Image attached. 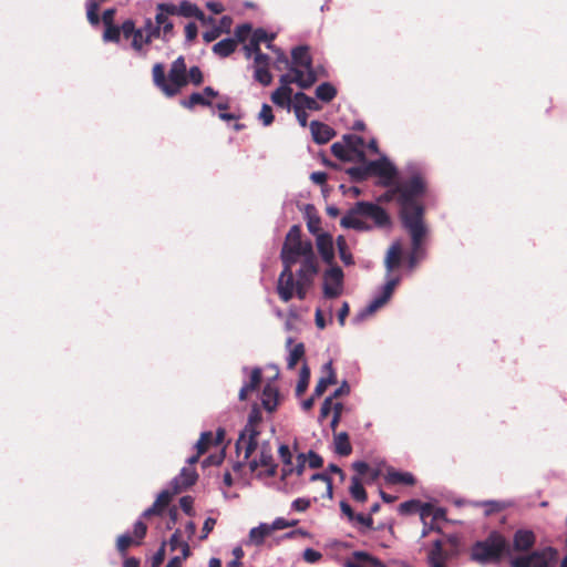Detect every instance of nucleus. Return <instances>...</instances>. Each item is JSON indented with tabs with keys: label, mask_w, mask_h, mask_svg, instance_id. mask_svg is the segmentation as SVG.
Listing matches in <instances>:
<instances>
[{
	"label": "nucleus",
	"mask_w": 567,
	"mask_h": 567,
	"mask_svg": "<svg viewBox=\"0 0 567 567\" xmlns=\"http://www.w3.org/2000/svg\"><path fill=\"white\" fill-rule=\"evenodd\" d=\"M305 354V346L303 343H297L290 351L287 358V368L288 369H295L298 361L303 357Z\"/></svg>",
	"instance_id": "41"
},
{
	"label": "nucleus",
	"mask_w": 567,
	"mask_h": 567,
	"mask_svg": "<svg viewBox=\"0 0 567 567\" xmlns=\"http://www.w3.org/2000/svg\"><path fill=\"white\" fill-rule=\"evenodd\" d=\"M279 401V392L278 389L271 384L267 383L264 386L262 393H261V404L265 410H267L269 413L274 412L278 406Z\"/></svg>",
	"instance_id": "25"
},
{
	"label": "nucleus",
	"mask_w": 567,
	"mask_h": 567,
	"mask_svg": "<svg viewBox=\"0 0 567 567\" xmlns=\"http://www.w3.org/2000/svg\"><path fill=\"white\" fill-rule=\"evenodd\" d=\"M310 132L317 144H326L336 135L333 128L319 121L310 123Z\"/></svg>",
	"instance_id": "20"
},
{
	"label": "nucleus",
	"mask_w": 567,
	"mask_h": 567,
	"mask_svg": "<svg viewBox=\"0 0 567 567\" xmlns=\"http://www.w3.org/2000/svg\"><path fill=\"white\" fill-rule=\"evenodd\" d=\"M369 168H370L371 175L379 176L380 184L385 187L392 186L393 181L398 175L396 167L384 155L381 156L377 161H370Z\"/></svg>",
	"instance_id": "11"
},
{
	"label": "nucleus",
	"mask_w": 567,
	"mask_h": 567,
	"mask_svg": "<svg viewBox=\"0 0 567 567\" xmlns=\"http://www.w3.org/2000/svg\"><path fill=\"white\" fill-rule=\"evenodd\" d=\"M121 37V30L116 25H106L103 33V40L105 42H118Z\"/></svg>",
	"instance_id": "50"
},
{
	"label": "nucleus",
	"mask_w": 567,
	"mask_h": 567,
	"mask_svg": "<svg viewBox=\"0 0 567 567\" xmlns=\"http://www.w3.org/2000/svg\"><path fill=\"white\" fill-rule=\"evenodd\" d=\"M197 478H198V475H197L195 468H193L190 466L183 467L181 470V473L177 476H175L171 482L173 493H179V492L190 487L192 485H194L196 483Z\"/></svg>",
	"instance_id": "17"
},
{
	"label": "nucleus",
	"mask_w": 567,
	"mask_h": 567,
	"mask_svg": "<svg viewBox=\"0 0 567 567\" xmlns=\"http://www.w3.org/2000/svg\"><path fill=\"white\" fill-rule=\"evenodd\" d=\"M348 174L355 181H363L368 176L371 175V172H370V168H369V162L365 163L364 165L362 166H354V167H351L349 168L348 171Z\"/></svg>",
	"instance_id": "46"
},
{
	"label": "nucleus",
	"mask_w": 567,
	"mask_h": 567,
	"mask_svg": "<svg viewBox=\"0 0 567 567\" xmlns=\"http://www.w3.org/2000/svg\"><path fill=\"white\" fill-rule=\"evenodd\" d=\"M346 567H384V565L364 551H355L352 558L347 560Z\"/></svg>",
	"instance_id": "23"
},
{
	"label": "nucleus",
	"mask_w": 567,
	"mask_h": 567,
	"mask_svg": "<svg viewBox=\"0 0 567 567\" xmlns=\"http://www.w3.org/2000/svg\"><path fill=\"white\" fill-rule=\"evenodd\" d=\"M279 456L284 463L282 478H286L292 473V454L287 445H280L278 450Z\"/></svg>",
	"instance_id": "39"
},
{
	"label": "nucleus",
	"mask_w": 567,
	"mask_h": 567,
	"mask_svg": "<svg viewBox=\"0 0 567 567\" xmlns=\"http://www.w3.org/2000/svg\"><path fill=\"white\" fill-rule=\"evenodd\" d=\"M405 172L406 174L409 175V179L404 181V179H401L399 181L393 188H391L390 190H388L380 199H383V200H391L393 198L396 199V202L399 203V205L401 206V202H400V198H401V190H400V187L402 185H408V184H411L414 179H419V182L421 183L422 185V192L420 194H415L413 196V203L414 204H420L417 202V198L421 197L424 192H425V182H424V178H423V171H422V167L416 164V163H410L406 165L405 167Z\"/></svg>",
	"instance_id": "7"
},
{
	"label": "nucleus",
	"mask_w": 567,
	"mask_h": 567,
	"mask_svg": "<svg viewBox=\"0 0 567 567\" xmlns=\"http://www.w3.org/2000/svg\"><path fill=\"white\" fill-rule=\"evenodd\" d=\"M178 16L185 17V18H196L203 23H213L214 18L206 17L205 13L196 6L190 3L189 1H182L178 4Z\"/></svg>",
	"instance_id": "22"
},
{
	"label": "nucleus",
	"mask_w": 567,
	"mask_h": 567,
	"mask_svg": "<svg viewBox=\"0 0 567 567\" xmlns=\"http://www.w3.org/2000/svg\"><path fill=\"white\" fill-rule=\"evenodd\" d=\"M446 511L443 507H434L430 503H423L420 506V517L423 522V525L427 524V519L431 518L430 528L435 529L440 528L436 526V523L440 520H445Z\"/></svg>",
	"instance_id": "18"
},
{
	"label": "nucleus",
	"mask_w": 567,
	"mask_h": 567,
	"mask_svg": "<svg viewBox=\"0 0 567 567\" xmlns=\"http://www.w3.org/2000/svg\"><path fill=\"white\" fill-rule=\"evenodd\" d=\"M312 243L310 240L307 241H291L285 243L281 249V260L284 266L295 265L300 258L305 259L306 257L313 256Z\"/></svg>",
	"instance_id": "10"
},
{
	"label": "nucleus",
	"mask_w": 567,
	"mask_h": 567,
	"mask_svg": "<svg viewBox=\"0 0 567 567\" xmlns=\"http://www.w3.org/2000/svg\"><path fill=\"white\" fill-rule=\"evenodd\" d=\"M195 85H199L203 82V73L198 66H192L187 73V80Z\"/></svg>",
	"instance_id": "61"
},
{
	"label": "nucleus",
	"mask_w": 567,
	"mask_h": 567,
	"mask_svg": "<svg viewBox=\"0 0 567 567\" xmlns=\"http://www.w3.org/2000/svg\"><path fill=\"white\" fill-rule=\"evenodd\" d=\"M343 290V271L334 266L326 270L323 275V295L326 298H337Z\"/></svg>",
	"instance_id": "13"
},
{
	"label": "nucleus",
	"mask_w": 567,
	"mask_h": 567,
	"mask_svg": "<svg viewBox=\"0 0 567 567\" xmlns=\"http://www.w3.org/2000/svg\"><path fill=\"white\" fill-rule=\"evenodd\" d=\"M254 79L264 86L269 85L272 81L269 66H254Z\"/></svg>",
	"instance_id": "42"
},
{
	"label": "nucleus",
	"mask_w": 567,
	"mask_h": 567,
	"mask_svg": "<svg viewBox=\"0 0 567 567\" xmlns=\"http://www.w3.org/2000/svg\"><path fill=\"white\" fill-rule=\"evenodd\" d=\"M178 6L174 3H158L156 7V13H163L165 17L178 16Z\"/></svg>",
	"instance_id": "54"
},
{
	"label": "nucleus",
	"mask_w": 567,
	"mask_h": 567,
	"mask_svg": "<svg viewBox=\"0 0 567 567\" xmlns=\"http://www.w3.org/2000/svg\"><path fill=\"white\" fill-rule=\"evenodd\" d=\"M272 534L269 524L260 523L258 526L252 527L248 535L247 545L261 546L266 537Z\"/></svg>",
	"instance_id": "27"
},
{
	"label": "nucleus",
	"mask_w": 567,
	"mask_h": 567,
	"mask_svg": "<svg viewBox=\"0 0 567 567\" xmlns=\"http://www.w3.org/2000/svg\"><path fill=\"white\" fill-rule=\"evenodd\" d=\"M331 153L337 157V158H340L342 161H351L352 159V156H351V151L349 150L347 143H333L331 145Z\"/></svg>",
	"instance_id": "44"
},
{
	"label": "nucleus",
	"mask_w": 567,
	"mask_h": 567,
	"mask_svg": "<svg viewBox=\"0 0 567 567\" xmlns=\"http://www.w3.org/2000/svg\"><path fill=\"white\" fill-rule=\"evenodd\" d=\"M289 68H299L305 73H312L318 76V72L312 66V59L308 45H299L291 51V63Z\"/></svg>",
	"instance_id": "16"
},
{
	"label": "nucleus",
	"mask_w": 567,
	"mask_h": 567,
	"mask_svg": "<svg viewBox=\"0 0 567 567\" xmlns=\"http://www.w3.org/2000/svg\"><path fill=\"white\" fill-rule=\"evenodd\" d=\"M340 224L344 228L371 230L373 227L389 226L390 217L382 207L374 203L358 202L343 215Z\"/></svg>",
	"instance_id": "2"
},
{
	"label": "nucleus",
	"mask_w": 567,
	"mask_h": 567,
	"mask_svg": "<svg viewBox=\"0 0 567 567\" xmlns=\"http://www.w3.org/2000/svg\"><path fill=\"white\" fill-rule=\"evenodd\" d=\"M309 379H310V369L305 363L301 367L300 374H299V380H298V383H297V386H296V394L298 396L301 395L307 390L308 384H309Z\"/></svg>",
	"instance_id": "43"
},
{
	"label": "nucleus",
	"mask_w": 567,
	"mask_h": 567,
	"mask_svg": "<svg viewBox=\"0 0 567 567\" xmlns=\"http://www.w3.org/2000/svg\"><path fill=\"white\" fill-rule=\"evenodd\" d=\"M317 247L326 262H331L334 257L333 240L328 234H319L317 236Z\"/></svg>",
	"instance_id": "26"
},
{
	"label": "nucleus",
	"mask_w": 567,
	"mask_h": 567,
	"mask_svg": "<svg viewBox=\"0 0 567 567\" xmlns=\"http://www.w3.org/2000/svg\"><path fill=\"white\" fill-rule=\"evenodd\" d=\"M261 381V369L254 368L250 371V380L249 382H245L246 385L250 388V390H256Z\"/></svg>",
	"instance_id": "58"
},
{
	"label": "nucleus",
	"mask_w": 567,
	"mask_h": 567,
	"mask_svg": "<svg viewBox=\"0 0 567 567\" xmlns=\"http://www.w3.org/2000/svg\"><path fill=\"white\" fill-rule=\"evenodd\" d=\"M153 82L166 96L172 97L179 93L187 84V69L183 56H178L171 65L168 76H165L163 63H156L152 70Z\"/></svg>",
	"instance_id": "4"
},
{
	"label": "nucleus",
	"mask_w": 567,
	"mask_h": 567,
	"mask_svg": "<svg viewBox=\"0 0 567 567\" xmlns=\"http://www.w3.org/2000/svg\"><path fill=\"white\" fill-rule=\"evenodd\" d=\"M257 449H259V455L258 457L249 461V470L251 472H257L259 467H262L264 470L257 473V477L275 476L277 472V465L275 464L272 450L269 442L265 441L260 445L258 444Z\"/></svg>",
	"instance_id": "8"
},
{
	"label": "nucleus",
	"mask_w": 567,
	"mask_h": 567,
	"mask_svg": "<svg viewBox=\"0 0 567 567\" xmlns=\"http://www.w3.org/2000/svg\"><path fill=\"white\" fill-rule=\"evenodd\" d=\"M250 39L256 41L258 44H260L261 42H267V48L279 53V59L286 64H289V61L287 56L284 54V52L275 49L274 45L271 44V41L275 39V34L269 35L264 29L258 28L251 33Z\"/></svg>",
	"instance_id": "28"
},
{
	"label": "nucleus",
	"mask_w": 567,
	"mask_h": 567,
	"mask_svg": "<svg viewBox=\"0 0 567 567\" xmlns=\"http://www.w3.org/2000/svg\"><path fill=\"white\" fill-rule=\"evenodd\" d=\"M292 90H287L285 87H278L276 91L271 94V101L282 109H286L287 111L291 110V106L293 104V100L291 99Z\"/></svg>",
	"instance_id": "30"
},
{
	"label": "nucleus",
	"mask_w": 567,
	"mask_h": 567,
	"mask_svg": "<svg viewBox=\"0 0 567 567\" xmlns=\"http://www.w3.org/2000/svg\"><path fill=\"white\" fill-rule=\"evenodd\" d=\"M401 190V221L404 229L411 236L412 251L409 257V267L413 269L417 261L424 256L422 249V239L426 234V227L423 221L424 208L421 204L413 203V196L422 192V185L419 179L411 184L402 185Z\"/></svg>",
	"instance_id": "1"
},
{
	"label": "nucleus",
	"mask_w": 567,
	"mask_h": 567,
	"mask_svg": "<svg viewBox=\"0 0 567 567\" xmlns=\"http://www.w3.org/2000/svg\"><path fill=\"white\" fill-rule=\"evenodd\" d=\"M261 421V413L255 405L252 406L248 421L241 430L239 437L236 442V451L238 454L244 453V460L247 461L251 454L257 450L259 435L258 424Z\"/></svg>",
	"instance_id": "5"
},
{
	"label": "nucleus",
	"mask_w": 567,
	"mask_h": 567,
	"mask_svg": "<svg viewBox=\"0 0 567 567\" xmlns=\"http://www.w3.org/2000/svg\"><path fill=\"white\" fill-rule=\"evenodd\" d=\"M334 452L340 456H347L352 452L347 432H340L334 435Z\"/></svg>",
	"instance_id": "33"
},
{
	"label": "nucleus",
	"mask_w": 567,
	"mask_h": 567,
	"mask_svg": "<svg viewBox=\"0 0 567 567\" xmlns=\"http://www.w3.org/2000/svg\"><path fill=\"white\" fill-rule=\"evenodd\" d=\"M423 505L420 501L411 499L400 504L399 512L401 514H410L414 511L420 512V506Z\"/></svg>",
	"instance_id": "55"
},
{
	"label": "nucleus",
	"mask_w": 567,
	"mask_h": 567,
	"mask_svg": "<svg viewBox=\"0 0 567 567\" xmlns=\"http://www.w3.org/2000/svg\"><path fill=\"white\" fill-rule=\"evenodd\" d=\"M317 82V75L305 73L299 68H289V73L282 74L279 79L280 86L291 90L290 84L296 83L301 89H308Z\"/></svg>",
	"instance_id": "14"
},
{
	"label": "nucleus",
	"mask_w": 567,
	"mask_h": 567,
	"mask_svg": "<svg viewBox=\"0 0 567 567\" xmlns=\"http://www.w3.org/2000/svg\"><path fill=\"white\" fill-rule=\"evenodd\" d=\"M333 408L334 405L332 403V396L326 398L320 408L319 421L326 419Z\"/></svg>",
	"instance_id": "63"
},
{
	"label": "nucleus",
	"mask_w": 567,
	"mask_h": 567,
	"mask_svg": "<svg viewBox=\"0 0 567 567\" xmlns=\"http://www.w3.org/2000/svg\"><path fill=\"white\" fill-rule=\"evenodd\" d=\"M507 539L497 532H492L485 539L476 542L471 548V559L480 565L497 564L511 557Z\"/></svg>",
	"instance_id": "3"
},
{
	"label": "nucleus",
	"mask_w": 567,
	"mask_h": 567,
	"mask_svg": "<svg viewBox=\"0 0 567 567\" xmlns=\"http://www.w3.org/2000/svg\"><path fill=\"white\" fill-rule=\"evenodd\" d=\"M384 478L389 484L413 485L415 483V478L412 473L400 472L394 468H389Z\"/></svg>",
	"instance_id": "29"
},
{
	"label": "nucleus",
	"mask_w": 567,
	"mask_h": 567,
	"mask_svg": "<svg viewBox=\"0 0 567 567\" xmlns=\"http://www.w3.org/2000/svg\"><path fill=\"white\" fill-rule=\"evenodd\" d=\"M237 43L234 39L227 38L215 43L213 47L214 53L219 56L226 58L236 50Z\"/></svg>",
	"instance_id": "35"
},
{
	"label": "nucleus",
	"mask_w": 567,
	"mask_h": 567,
	"mask_svg": "<svg viewBox=\"0 0 567 567\" xmlns=\"http://www.w3.org/2000/svg\"><path fill=\"white\" fill-rule=\"evenodd\" d=\"M399 284L398 278H390L375 293L372 300L360 311L354 318L355 322H360L373 315L378 309L383 307L391 298L395 286Z\"/></svg>",
	"instance_id": "9"
},
{
	"label": "nucleus",
	"mask_w": 567,
	"mask_h": 567,
	"mask_svg": "<svg viewBox=\"0 0 567 567\" xmlns=\"http://www.w3.org/2000/svg\"><path fill=\"white\" fill-rule=\"evenodd\" d=\"M133 544H136V542H134V539L132 538V536L130 534H122L117 537V542H116V547H117V550L124 555L126 549L133 545Z\"/></svg>",
	"instance_id": "51"
},
{
	"label": "nucleus",
	"mask_w": 567,
	"mask_h": 567,
	"mask_svg": "<svg viewBox=\"0 0 567 567\" xmlns=\"http://www.w3.org/2000/svg\"><path fill=\"white\" fill-rule=\"evenodd\" d=\"M351 153L355 154L360 161H364V153L360 150L364 145V140L361 136L348 134L343 136Z\"/></svg>",
	"instance_id": "34"
},
{
	"label": "nucleus",
	"mask_w": 567,
	"mask_h": 567,
	"mask_svg": "<svg viewBox=\"0 0 567 567\" xmlns=\"http://www.w3.org/2000/svg\"><path fill=\"white\" fill-rule=\"evenodd\" d=\"M174 494H175V493H173V489H172V491H169V489H163V491L157 495V497H156V499H155V502H154V503H155V506H159V508L165 507V506L169 503V501H171V498H172V496H173Z\"/></svg>",
	"instance_id": "57"
},
{
	"label": "nucleus",
	"mask_w": 567,
	"mask_h": 567,
	"mask_svg": "<svg viewBox=\"0 0 567 567\" xmlns=\"http://www.w3.org/2000/svg\"><path fill=\"white\" fill-rule=\"evenodd\" d=\"M155 21L162 32V40L168 42L174 34V24L171 18L163 16V13H156Z\"/></svg>",
	"instance_id": "31"
},
{
	"label": "nucleus",
	"mask_w": 567,
	"mask_h": 567,
	"mask_svg": "<svg viewBox=\"0 0 567 567\" xmlns=\"http://www.w3.org/2000/svg\"><path fill=\"white\" fill-rule=\"evenodd\" d=\"M350 494L351 496L360 502V503H363L367 501V492L361 483V480L360 477L358 476H352L351 477V485H350Z\"/></svg>",
	"instance_id": "40"
},
{
	"label": "nucleus",
	"mask_w": 567,
	"mask_h": 567,
	"mask_svg": "<svg viewBox=\"0 0 567 567\" xmlns=\"http://www.w3.org/2000/svg\"><path fill=\"white\" fill-rule=\"evenodd\" d=\"M99 8V1L86 0V17L91 24H97L100 22L97 14Z\"/></svg>",
	"instance_id": "47"
},
{
	"label": "nucleus",
	"mask_w": 567,
	"mask_h": 567,
	"mask_svg": "<svg viewBox=\"0 0 567 567\" xmlns=\"http://www.w3.org/2000/svg\"><path fill=\"white\" fill-rule=\"evenodd\" d=\"M322 372L324 373L323 377H321V380L327 384H334L337 383L336 372L332 365V360H329L327 363L322 367Z\"/></svg>",
	"instance_id": "48"
},
{
	"label": "nucleus",
	"mask_w": 567,
	"mask_h": 567,
	"mask_svg": "<svg viewBox=\"0 0 567 567\" xmlns=\"http://www.w3.org/2000/svg\"><path fill=\"white\" fill-rule=\"evenodd\" d=\"M212 439H213V433L212 432H203L200 434V437L196 442V445H195V447L198 451V454H203V453L206 452V450L208 449V445H209Z\"/></svg>",
	"instance_id": "53"
},
{
	"label": "nucleus",
	"mask_w": 567,
	"mask_h": 567,
	"mask_svg": "<svg viewBox=\"0 0 567 567\" xmlns=\"http://www.w3.org/2000/svg\"><path fill=\"white\" fill-rule=\"evenodd\" d=\"M295 106H300L301 110H310V111H319V103L311 96H308L303 92H297L293 95V104Z\"/></svg>",
	"instance_id": "32"
},
{
	"label": "nucleus",
	"mask_w": 567,
	"mask_h": 567,
	"mask_svg": "<svg viewBox=\"0 0 567 567\" xmlns=\"http://www.w3.org/2000/svg\"><path fill=\"white\" fill-rule=\"evenodd\" d=\"M181 104L186 109H193L196 105L212 106V100L204 96L203 93L194 92L187 100H182Z\"/></svg>",
	"instance_id": "38"
},
{
	"label": "nucleus",
	"mask_w": 567,
	"mask_h": 567,
	"mask_svg": "<svg viewBox=\"0 0 567 567\" xmlns=\"http://www.w3.org/2000/svg\"><path fill=\"white\" fill-rule=\"evenodd\" d=\"M337 95V89L329 82L321 83L316 89V97L324 103L331 102Z\"/></svg>",
	"instance_id": "36"
},
{
	"label": "nucleus",
	"mask_w": 567,
	"mask_h": 567,
	"mask_svg": "<svg viewBox=\"0 0 567 567\" xmlns=\"http://www.w3.org/2000/svg\"><path fill=\"white\" fill-rule=\"evenodd\" d=\"M337 245H338L340 259L342 260V262L347 266L352 265L353 264L352 255L349 251V249L347 247V243L342 236L338 237Z\"/></svg>",
	"instance_id": "45"
},
{
	"label": "nucleus",
	"mask_w": 567,
	"mask_h": 567,
	"mask_svg": "<svg viewBox=\"0 0 567 567\" xmlns=\"http://www.w3.org/2000/svg\"><path fill=\"white\" fill-rule=\"evenodd\" d=\"M154 39H162V32L156 21L151 18L145 19L142 28L137 29V34L132 41V48L141 52L145 44H150Z\"/></svg>",
	"instance_id": "12"
},
{
	"label": "nucleus",
	"mask_w": 567,
	"mask_h": 567,
	"mask_svg": "<svg viewBox=\"0 0 567 567\" xmlns=\"http://www.w3.org/2000/svg\"><path fill=\"white\" fill-rule=\"evenodd\" d=\"M310 505L311 501L309 498L299 497L291 503V508L296 512H305L310 507Z\"/></svg>",
	"instance_id": "59"
},
{
	"label": "nucleus",
	"mask_w": 567,
	"mask_h": 567,
	"mask_svg": "<svg viewBox=\"0 0 567 567\" xmlns=\"http://www.w3.org/2000/svg\"><path fill=\"white\" fill-rule=\"evenodd\" d=\"M251 32V25L248 23L238 25L235 30V37L238 41L243 42Z\"/></svg>",
	"instance_id": "62"
},
{
	"label": "nucleus",
	"mask_w": 567,
	"mask_h": 567,
	"mask_svg": "<svg viewBox=\"0 0 567 567\" xmlns=\"http://www.w3.org/2000/svg\"><path fill=\"white\" fill-rule=\"evenodd\" d=\"M400 254L401 245L400 243L395 241L390 246L385 257L384 264L388 272H391L398 266Z\"/></svg>",
	"instance_id": "37"
},
{
	"label": "nucleus",
	"mask_w": 567,
	"mask_h": 567,
	"mask_svg": "<svg viewBox=\"0 0 567 567\" xmlns=\"http://www.w3.org/2000/svg\"><path fill=\"white\" fill-rule=\"evenodd\" d=\"M259 121L262 123L264 126H269L274 121V114L272 109L268 104H262L261 110L258 114Z\"/></svg>",
	"instance_id": "49"
},
{
	"label": "nucleus",
	"mask_w": 567,
	"mask_h": 567,
	"mask_svg": "<svg viewBox=\"0 0 567 567\" xmlns=\"http://www.w3.org/2000/svg\"><path fill=\"white\" fill-rule=\"evenodd\" d=\"M302 557L307 563L315 564L322 558V555L318 550H315L312 548H306L302 554Z\"/></svg>",
	"instance_id": "60"
},
{
	"label": "nucleus",
	"mask_w": 567,
	"mask_h": 567,
	"mask_svg": "<svg viewBox=\"0 0 567 567\" xmlns=\"http://www.w3.org/2000/svg\"><path fill=\"white\" fill-rule=\"evenodd\" d=\"M318 272L316 256L306 257L301 260V266L297 271V280L301 284L311 285Z\"/></svg>",
	"instance_id": "19"
},
{
	"label": "nucleus",
	"mask_w": 567,
	"mask_h": 567,
	"mask_svg": "<svg viewBox=\"0 0 567 567\" xmlns=\"http://www.w3.org/2000/svg\"><path fill=\"white\" fill-rule=\"evenodd\" d=\"M558 551L553 547H545L527 554L509 557L511 567H553L557 561Z\"/></svg>",
	"instance_id": "6"
},
{
	"label": "nucleus",
	"mask_w": 567,
	"mask_h": 567,
	"mask_svg": "<svg viewBox=\"0 0 567 567\" xmlns=\"http://www.w3.org/2000/svg\"><path fill=\"white\" fill-rule=\"evenodd\" d=\"M121 30V33L124 35L125 39L135 38L137 34V29L135 28V23L133 20H126L122 23L121 27H118Z\"/></svg>",
	"instance_id": "52"
},
{
	"label": "nucleus",
	"mask_w": 567,
	"mask_h": 567,
	"mask_svg": "<svg viewBox=\"0 0 567 567\" xmlns=\"http://www.w3.org/2000/svg\"><path fill=\"white\" fill-rule=\"evenodd\" d=\"M165 558V543L157 549L152 558L151 567H159Z\"/></svg>",
	"instance_id": "64"
},
{
	"label": "nucleus",
	"mask_w": 567,
	"mask_h": 567,
	"mask_svg": "<svg viewBox=\"0 0 567 567\" xmlns=\"http://www.w3.org/2000/svg\"><path fill=\"white\" fill-rule=\"evenodd\" d=\"M449 559V555L443 549V545L441 540H435L433 548L430 550L427 555V564L430 567H447L446 563Z\"/></svg>",
	"instance_id": "24"
},
{
	"label": "nucleus",
	"mask_w": 567,
	"mask_h": 567,
	"mask_svg": "<svg viewBox=\"0 0 567 567\" xmlns=\"http://www.w3.org/2000/svg\"><path fill=\"white\" fill-rule=\"evenodd\" d=\"M306 463H308L310 468H319L322 466L323 460L319 454L315 453L313 451H309L306 454Z\"/></svg>",
	"instance_id": "56"
},
{
	"label": "nucleus",
	"mask_w": 567,
	"mask_h": 567,
	"mask_svg": "<svg viewBox=\"0 0 567 567\" xmlns=\"http://www.w3.org/2000/svg\"><path fill=\"white\" fill-rule=\"evenodd\" d=\"M536 542L535 534L528 529H518L513 537V548L516 551L529 550Z\"/></svg>",
	"instance_id": "21"
},
{
	"label": "nucleus",
	"mask_w": 567,
	"mask_h": 567,
	"mask_svg": "<svg viewBox=\"0 0 567 567\" xmlns=\"http://www.w3.org/2000/svg\"><path fill=\"white\" fill-rule=\"evenodd\" d=\"M296 280L291 266H284L277 284V292L284 302H288L295 295Z\"/></svg>",
	"instance_id": "15"
}]
</instances>
